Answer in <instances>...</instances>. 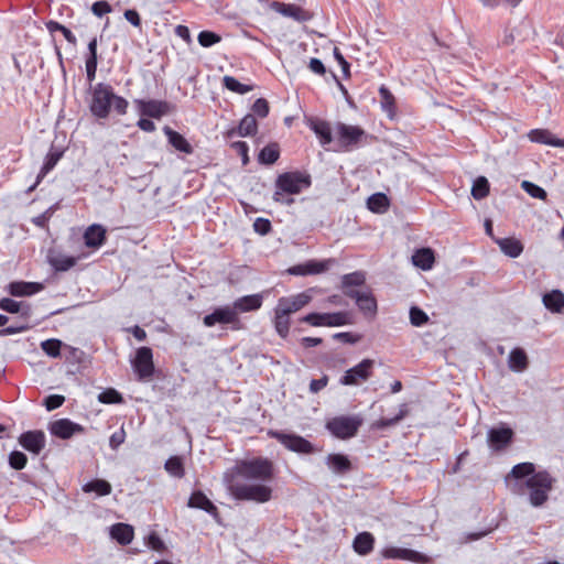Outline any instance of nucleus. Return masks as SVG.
<instances>
[{"instance_id": "f257e3e1", "label": "nucleus", "mask_w": 564, "mask_h": 564, "mask_svg": "<svg viewBox=\"0 0 564 564\" xmlns=\"http://www.w3.org/2000/svg\"><path fill=\"white\" fill-rule=\"evenodd\" d=\"M273 476V464L269 459L252 458L238 462L224 474L223 480L235 499L265 503L272 498Z\"/></svg>"}, {"instance_id": "f03ea898", "label": "nucleus", "mask_w": 564, "mask_h": 564, "mask_svg": "<svg viewBox=\"0 0 564 564\" xmlns=\"http://www.w3.org/2000/svg\"><path fill=\"white\" fill-rule=\"evenodd\" d=\"M508 477L517 480L512 490L520 496H527L529 503L535 508L542 507L549 500L555 484V478L550 473L535 471L534 464L529 462L514 465Z\"/></svg>"}, {"instance_id": "7ed1b4c3", "label": "nucleus", "mask_w": 564, "mask_h": 564, "mask_svg": "<svg viewBox=\"0 0 564 564\" xmlns=\"http://www.w3.org/2000/svg\"><path fill=\"white\" fill-rule=\"evenodd\" d=\"M111 106L119 115H124L128 101L117 96L111 86L102 83L97 84L93 89L89 104L91 113L99 119H105L108 117Z\"/></svg>"}, {"instance_id": "20e7f679", "label": "nucleus", "mask_w": 564, "mask_h": 564, "mask_svg": "<svg viewBox=\"0 0 564 564\" xmlns=\"http://www.w3.org/2000/svg\"><path fill=\"white\" fill-rule=\"evenodd\" d=\"M311 186V177L308 174L295 171L285 172L278 176L275 181V192L273 199L284 205L293 204L294 199L285 197L288 195L300 194L303 189Z\"/></svg>"}, {"instance_id": "39448f33", "label": "nucleus", "mask_w": 564, "mask_h": 564, "mask_svg": "<svg viewBox=\"0 0 564 564\" xmlns=\"http://www.w3.org/2000/svg\"><path fill=\"white\" fill-rule=\"evenodd\" d=\"M362 424L359 415L335 416L326 423L327 430L338 438H350L355 436Z\"/></svg>"}, {"instance_id": "423d86ee", "label": "nucleus", "mask_w": 564, "mask_h": 564, "mask_svg": "<svg viewBox=\"0 0 564 564\" xmlns=\"http://www.w3.org/2000/svg\"><path fill=\"white\" fill-rule=\"evenodd\" d=\"M302 322L312 326L338 327L351 323L350 315L347 312L336 313H311L302 318Z\"/></svg>"}, {"instance_id": "0eeeda50", "label": "nucleus", "mask_w": 564, "mask_h": 564, "mask_svg": "<svg viewBox=\"0 0 564 564\" xmlns=\"http://www.w3.org/2000/svg\"><path fill=\"white\" fill-rule=\"evenodd\" d=\"M132 367L139 380H149L154 371L152 350L149 347L139 348L132 361Z\"/></svg>"}, {"instance_id": "6e6552de", "label": "nucleus", "mask_w": 564, "mask_h": 564, "mask_svg": "<svg viewBox=\"0 0 564 564\" xmlns=\"http://www.w3.org/2000/svg\"><path fill=\"white\" fill-rule=\"evenodd\" d=\"M270 435L276 438L289 451L300 454H310L314 452V446L307 440L300 435L288 434L278 431L270 432Z\"/></svg>"}, {"instance_id": "1a4fd4ad", "label": "nucleus", "mask_w": 564, "mask_h": 564, "mask_svg": "<svg viewBox=\"0 0 564 564\" xmlns=\"http://www.w3.org/2000/svg\"><path fill=\"white\" fill-rule=\"evenodd\" d=\"M373 360L364 359L355 367L348 369L340 379V383L344 386H356L360 381H366L371 376V369L373 367Z\"/></svg>"}, {"instance_id": "9d476101", "label": "nucleus", "mask_w": 564, "mask_h": 564, "mask_svg": "<svg viewBox=\"0 0 564 564\" xmlns=\"http://www.w3.org/2000/svg\"><path fill=\"white\" fill-rule=\"evenodd\" d=\"M381 555L384 558L402 560L421 564L430 563V557L427 555L411 549L399 546H387L382 549Z\"/></svg>"}, {"instance_id": "9b49d317", "label": "nucleus", "mask_w": 564, "mask_h": 564, "mask_svg": "<svg viewBox=\"0 0 564 564\" xmlns=\"http://www.w3.org/2000/svg\"><path fill=\"white\" fill-rule=\"evenodd\" d=\"M311 300L312 296L306 292L297 293L291 296H283L278 300L275 308L281 311L282 314L291 315L307 305Z\"/></svg>"}, {"instance_id": "f8f14e48", "label": "nucleus", "mask_w": 564, "mask_h": 564, "mask_svg": "<svg viewBox=\"0 0 564 564\" xmlns=\"http://www.w3.org/2000/svg\"><path fill=\"white\" fill-rule=\"evenodd\" d=\"M364 135V130L356 126L337 123L335 128V137L343 148H348L359 142Z\"/></svg>"}, {"instance_id": "ddd939ff", "label": "nucleus", "mask_w": 564, "mask_h": 564, "mask_svg": "<svg viewBox=\"0 0 564 564\" xmlns=\"http://www.w3.org/2000/svg\"><path fill=\"white\" fill-rule=\"evenodd\" d=\"M238 321L235 314V308L231 305H226L216 308L213 313L206 315L203 323L206 327H213L216 324H232Z\"/></svg>"}, {"instance_id": "4468645a", "label": "nucleus", "mask_w": 564, "mask_h": 564, "mask_svg": "<svg viewBox=\"0 0 564 564\" xmlns=\"http://www.w3.org/2000/svg\"><path fill=\"white\" fill-rule=\"evenodd\" d=\"M334 262L335 261L333 259L310 260L303 264L291 268L290 272L296 275L319 274L327 271Z\"/></svg>"}, {"instance_id": "2eb2a0df", "label": "nucleus", "mask_w": 564, "mask_h": 564, "mask_svg": "<svg viewBox=\"0 0 564 564\" xmlns=\"http://www.w3.org/2000/svg\"><path fill=\"white\" fill-rule=\"evenodd\" d=\"M345 294L354 299L365 314H375L377 311V302L369 291L346 290Z\"/></svg>"}, {"instance_id": "dca6fc26", "label": "nucleus", "mask_w": 564, "mask_h": 564, "mask_svg": "<svg viewBox=\"0 0 564 564\" xmlns=\"http://www.w3.org/2000/svg\"><path fill=\"white\" fill-rule=\"evenodd\" d=\"M19 443L26 451L39 454L45 446V434L42 431H29L21 434Z\"/></svg>"}, {"instance_id": "f3484780", "label": "nucleus", "mask_w": 564, "mask_h": 564, "mask_svg": "<svg viewBox=\"0 0 564 564\" xmlns=\"http://www.w3.org/2000/svg\"><path fill=\"white\" fill-rule=\"evenodd\" d=\"M83 430L82 425L74 423L68 419H59L53 422L50 426L51 433L63 440H67L74 434L83 432Z\"/></svg>"}, {"instance_id": "a211bd4d", "label": "nucleus", "mask_w": 564, "mask_h": 564, "mask_svg": "<svg viewBox=\"0 0 564 564\" xmlns=\"http://www.w3.org/2000/svg\"><path fill=\"white\" fill-rule=\"evenodd\" d=\"M271 8L278 13L299 22L307 21L310 18L308 14L302 8L295 4H285L274 1L271 3Z\"/></svg>"}, {"instance_id": "6ab92c4d", "label": "nucleus", "mask_w": 564, "mask_h": 564, "mask_svg": "<svg viewBox=\"0 0 564 564\" xmlns=\"http://www.w3.org/2000/svg\"><path fill=\"white\" fill-rule=\"evenodd\" d=\"M261 305L262 296L260 294H252L237 299L231 307L235 308V314L238 317L239 313L259 310Z\"/></svg>"}, {"instance_id": "aec40b11", "label": "nucleus", "mask_w": 564, "mask_h": 564, "mask_svg": "<svg viewBox=\"0 0 564 564\" xmlns=\"http://www.w3.org/2000/svg\"><path fill=\"white\" fill-rule=\"evenodd\" d=\"M106 239V229L97 224L90 225L84 232V241L88 248L101 247Z\"/></svg>"}, {"instance_id": "412c9836", "label": "nucleus", "mask_w": 564, "mask_h": 564, "mask_svg": "<svg viewBox=\"0 0 564 564\" xmlns=\"http://www.w3.org/2000/svg\"><path fill=\"white\" fill-rule=\"evenodd\" d=\"M512 434L508 427L491 429L488 432V443L494 449H500L511 441Z\"/></svg>"}, {"instance_id": "4be33fe9", "label": "nucleus", "mask_w": 564, "mask_h": 564, "mask_svg": "<svg viewBox=\"0 0 564 564\" xmlns=\"http://www.w3.org/2000/svg\"><path fill=\"white\" fill-rule=\"evenodd\" d=\"M43 289L41 283L36 282H12L9 284V292L13 296H29L40 292Z\"/></svg>"}, {"instance_id": "5701e85b", "label": "nucleus", "mask_w": 564, "mask_h": 564, "mask_svg": "<svg viewBox=\"0 0 564 564\" xmlns=\"http://www.w3.org/2000/svg\"><path fill=\"white\" fill-rule=\"evenodd\" d=\"M164 134L167 137L169 143L177 151L191 154L193 148L189 142L178 132L172 130L170 127L163 128Z\"/></svg>"}, {"instance_id": "b1692460", "label": "nucleus", "mask_w": 564, "mask_h": 564, "mask_svg": "<svg viewBox=\"0 0 564 564\" xmlns=\"http://www.w3.org/2000/svg\"><path fill=\"white\" fill-rule=\"evenodd\" d=\"M110 534L117 542L127 545L133 539V528L126 523H117L111 527Z\"/></svg>"}, {"instance_id": "393cba45", "label": "nucleus", "mask_w": 564, "mask_h": 564, "mask_svg": "<svg viewBox=\"0 0 564 564\" xmlns=\"http://www.w3.org/2000/svg\"><path fill=\"white\" fill-rule=\"evenodd\" d=\"M328 468L335 474L346 473L350 469L351 464L349 459L341 454H329L325 459Z\"/></svg>"}, {"instance_id": "a878e982", "label": "nucleus", "mask_w": 564, "mask_h": 564, "mask_svg": "<svg viewBox=\"0 0 564 564\" xmlns=\"http://www.w3.org/2000/svg\"><path fill=\"white\" fill-rule=\"evenodd\" d=\"M412 262L422 270H430L434 263V253L430 248H422L414 252Z\"/></svg>"}, {"instance_id": "bb28decb", "label": "nucleus", "mask_w": 564, "mask_h": 564, "mask_svg": "<svg viewBox=\"0 0 564 564\" xmlns=\"http://www.w3.org/2000/svg\"><path fill=\"white\" fill-rule=\"evenodd\" d=\"M497 243L500 250L510 258H518L523 251L522 243L514 238L498 239Z\"/></svg>"}, {"instance_id": "cd10ccee", "label": "nucleus", "mask_w": 564, "mask_h": 564, "mask_svg": "<svg viewBox=\"0 0 564 564\" xmlns=\"http://www.w3.org/2000/svg\"><path fill=\"white\" fill-rule=\"evenodd\" d=\"M508 366L514 372L524 371L528 367V357L524 350L521 348L512 349L508 358Z\"/></svg>"}, {"instance_id": "c85d7f7f", "label": "nucleus", "mask_w": 564, "mask_h": 564, "mask_svg": "<svg viewBox=\"0 0 564 564\" xmlns=\"http://www.w3.org/2000/svg\"><path fill=\"white\" fill-rule=\"evenodd\" d=\"M375 538L369 532L359 533L354 540V550L360 554L366 555L373 549Z\"/></svg>"}, {"instance_id": "c756f323", "label": "nucleus", "mask_w": 564, "mask_h": 564, "mask_svg": "<svg viewBox=\"0 0 564 564\" xmlns=\"http://www.w3.org/2000/svg\"><path fill=\"white\" fill-rule=\"evenodd\" d=\"M142 113L152 118H160L167 113L169 105L163 101L150 100L142 102Z\"/></svg>"}, {"instance_id": "7c9ffc66", "label": "nucleus", "mask_w": 564, "mask_h": 564, "mask_svg": "<svg viewBox=\"0 0 564 564\" xmlns=\"http://www.w3.org/2000/svg\"><path fill=\"white\" fill-rule=\"evenodd\" d=\"M188 507L202 509L208 513H215L217 511L214 503L202 491L192 494L188 500Z\"/></svg>"}, {"instance_id": "2f4dec72", "label": "nucleus", "mask_w": 564, "mask_h": 564, "mask_svg": "<svg viewBox=\"0 0 564 564\" xmlns=\"http://www.w3.org/2000/svg\"><path fill=\"white\" fill-rule=\"evenodd\" d=\"M258 123L256 118L252 115L245 116L237 130L231 131L229 134L234 135L237 134L239 137H249L253 135L257 132Z\"/></svg>"}, {"instance_id": "473e14b6", "label": "nucleus", "mask_w": 564, "mask_h": 564, "mask_svg": "<svg viewBox=\"0 0 564 564\" xmlns=\"http://www.w3.org/2000/svg\"><path fill=\"white\" fill-rule=\"evenodd\" d=\"M311 129L319 138V142L322 145H327L333 141V131L330 129L329 123L322 120H317L311 124Z\"/></svg>"}, {"instance_id": "72a5a7b5", "label": "nucleus", "mask_w": 564, "mask_h": 564, "mask_svg": "<svg viewBox=\"0 0 564 564\" xmlns=\"http://www.w3.org/2000/svg\"><path fill=\"white\" fill-rule=\"evenodd\" d=\"M543 304L553 312H560L564 307V294L558 290H553L544 294Z\"/></svg>"}, {"instance_id": "f704fd0d", "label": "nucleus", "mask_w": 564, "mask_h": 564, "mask_svg": "<svg viewBox=\"0 0 564 564\" xmlns=\"http://www.w3.org/2000/svg\"><path fill=\"white\" fill-rule=\"evenodd\" d=\"M85 492H95L97 496H107L111 492V485L104 479H95L83 486Z\"/></svg>"}, {"instance_id": "c9c22d12", "label": "nucleus", "mask_w": 564, "mask_h": 564, "mask_svg": "<svg viewBox=\"0 0 564 564\" xmlns=\"http://www.w3.org/2000/svg\"><path fill=\"white\" fill-rule=\"evenodd\" d=\"M530 139L533 142L543 143V144H550L558 147L562 144V141L558 139H555L547 130L542 129H535L532 130L529 134Z\"/></svg>"}, {"instance_id": "e433bc0d", "label": "nucleus", "mask_w": 564, "mask_h": 564, "mask_svg": "<svg viewBox=\"0 0 564 564\" xmlns=\"http://www.w3.org/2000/svg\"><path fill=\"white\" fill-rule=\"evenodd\" d=\"M61 153H48L46 156V160L37 175L36 182L30 186L29 192H32L35 189V187L39 185L41 180L56 165L58 160L61 159Z\"/></svg>"}, {"instance_id": "4c0bfd02", "label": "nucleus", "mask_w": 564, "mask_h": 564, "mask_svg": "<svg viewBox=\"0 0 564 564\" xmlns=\"http://www.w3.org/2000/svg\"><path fill=\"white\" fill-rule=\"evenodd\" d=\"M274 328L276 333L285 338L289 335L290 330V315L282 314L281 311L274 308Z\"/></svg>"}, {"instance_id": "58836bf2", "label": "nucleus", "mask_w": 564, "mask_h": 564, "mask_svg": "<svg viewBox=\"0 0 564 564\" xmlns=\"http://www.w3.org/2000/svg\"><path fill=\"white\" fill-rule=\"evenodd\" d=\"M379 95H380V104L381 108L390 118H393L394 115V97L391 94V91L384 87L381 86L379 88Z\"/></svg>"}, {"instance_id": "ea45409f", "label": "nucleus", "mask_w": 564, "mask_h": 564, "mask_svg": "<svg viewBox=\"0 0 564 564\" xmlns=\"http://www.w3.org/2000/svg\"><path fill=\"white\" fill-rule=\"evenodd\" d=\"M51 264L54 267L57 271H67L70 268H73L77 259L74 257L65 256V254H57L50 258Z\"/></svg>"}, {"instance_id": "a19ab883", "label": "nucleus", "mask_w": 564, "mask_h": 564, "mask_svg": "<svg viewBox=\"0 0 564 564\" xmlns=\"http://www.w3.org/2000/svg\"><path fill=\"white\" fill-rule=\"evenodd\" d=\"M368 208L375 213H383L389 205L387 196L382 193L373 194L367 202Z\"/></svg>"}, {"instance_id": "79ce46f5", "label": "nucleus", "mask_w": 564, "mask_h": 564, "mask_svg": "<svg viewBox=\"0 0 564 564\" xmlns=\"http://www.w3.org/2000/svg\"><path fill=\"white\" fill-rule=\"evenodd\" d=\"M280 152L278 144H269L259 153V161L263 164H273L279 159Z\"/></svg>"}, {"instance_id": "37998d69", "label": "nucleus", "mask_w": 564, "mask_h": 564, "mask_svg": "<svg viewBox=\"0 0 564 564\" xmlns=\"http://www.w3.org/2000/svg\"><path fill=\"white\" fill-rule=\"evenodd\" d=\"M489 193V182L485 176H479L474 181L471 195L475 199H482Z\"/></svg>"}, {"instance_id": "c03bdc74", "label": "nucleus", "mask_w": 564, "mask_h": 564, "mask_svg": "<svg viewBox=\"0 0 564 564\" xmlns=\"http://www.w3.org/2000/svg\"><path fill=\"white\" fill-rule=\"evenodd\" d=\"M223 83H224V86L230 90V91H234V93H237V94H240V95H245L249 91L252 90V87L249 86V85H245V84H241L239 83L235 77L232 76H225L223 78Z\"/></svg>"}, {"instance_id": "a18cd8bd", "label": "nucleus", "mask_w": 564, "mask_h": 564, "mask_svg": "<svg viewBox=\"0 0 564 564\" xmlns=\"http://www.w3.org/2000/svg\"><path fill=\"white\" fill-rule=\"evenodd\" d=\"M166 471L174 477H183L184 476V467L182 459L177 456H173L169 458L165 463Z\"/></svg>"}, {"instance_id": "49530a36", "label": "nucleus", "mask_w": 564, "mask_h": 564, "mask_svg": "<svg viewBox=\"0 0 564 564\" xmlns=\"http://www.w3.org/2000/svg\"><path fill=\"white\" fill-rule=\"evenodd\" d=\"M366 281V276L362 272L356 271L352 273L345 274L343 276V286L347 290H351V286L362 285Z\"/></svg>"}, {"instance_id": "de8ad7c7", "label": "nucleus", "mask_w": 564, "mask_h": 564, "mask_svg": "<svg viewBox=\"0 0 564 564\" xmlns=\"http://www.w3.org/2000/svg\"><path fill=\"white\" fill-rule=\"evenodd\" d=\"M197 41L203 47H212L213 45L219 43L221 37L219 34L212 31H202L197 36Z\"/></svg>"}, {"instance_id": "09e8293b", "label": "nucleus", "mask_w": 564, "mask_h": 564, "mask_svg": "<svg viewBox=\"0 0 564 564\" xmlns=\"http://www.w3.org/2000/svg\"><path fill=\"white\" fill-rule=\"evenodd\" d=\"M61 347H62V341L58 339H46V340L42 341V344H41V348L43 349V351L47 356L53 357V358H56L61 355Z\"/></svg>"}, {"instance_id": "8fccbe9b", "label": "nucleus", "mask_w": 564, "mask_h": 564, "mask_svg": "<svg viewBox=\"0 0 564 564\" xmlns=\"http://www.w3.org/2000/svg\"><path fill=\"white\" fill-rule=\"evenodd\" d=\"M521 187L533 198H539L542 200L546 198V192L541 186L530 181H523L521 183Z\"/></svg>"}, {"instance_id": "3c124183", "label": "nucleus", "mask_w": 564, "mask_h": 564, "mask_svg": "<svg viewBox=\"0 0 564 564\" xmlns=\"http://www.w3.org/2000/svg\"><path fill=\"white\" fill-rule=\"evenodd\" d=\"M98 401L105 404L120 403L122 397L117 390L109 388L99 393Z\"/></svg>"}, {"instance_id": "603ef678", "label": "nucleus", "mask_w": 564, "mask_h": 564, "mask_svg": "<svg viewBox=\"0 0 564 564\" xmlns=\"http://www.w3.org/2000/svg\"><path fill=\"white\" fill-rule=\"evenodd\" d=\"M26 463H28V457L24 453L19 452V451H13L12 453H10L9 465L13 469L21 470L25 467Z\"/></svg>"}, {"instance_id": "864d4df0", "label": "nucleus", "mask_w": 564, "mask_h": 564, "mask_svg": "<svg viewBox=\"0 0 564 564\" xmlns=\"http://www.w3.org/2000/svg\"><path fill=\"white\" fill-rule=\"evenodd\" d=\"M410 321L413 326L420 327L429 321V317L421 308L413 306L410 310Z\"/></svg>"}, {"instance_id": "5fc2aeb1", "label": "nucleus", "mask_w": 564, "mask_h": 564, "mask_svg": "<svg viewBox=\"0 0 564 564\" xmlns=\"http://www.w3.org/2000/svg\"><path fill=\"white\" fill-rule=\"evenodd\" d=\"M21 302H17L9 297L0 300V308L9 313H19L21 311Z\"/></svg>"}, {"instance_id": "6e6d98bb", "label": "nucleus", "mask_w": 564, "mask_h": 564, "mask_svg": "<svg viewBox=\"0 0 564 564\" xmlns=\"http://www.w3.org/2000/svg\"><path fill=\"white\" fill-rule=\"evenodd\" d=\"M111 11V6L106 1H97L91 6V12L98 18H101Z\"/></svg>"}, {"instance_id": "4d7b16f0", "label": "nucleus", "mask_w": 564, "mask_h": 564, "mask_svg": "<svg viewBox=\"0 0 564 564\" xmlns=\"http://www.w3.org/2000/svg\"><path fill=\"white\" fill-rule=\"evenodd\" d=\"M64 401H65V398L63 395L51 394L45 399L44 404H45L47 411H53V410L62 406Z\"/></svg>"}, {"instance_id": "13d9d810", "label": "nucleus", "mask_w": 564, "mask_h": 564, "mask_svg": "<svg viewBox=\"0 0 564 564\" xmlns=\"http://www.w3.org/2000/svg\"><path fill=\"white\" fill-rule=\"evenodd\" d=\"M252 110L260 117L264 118L269 113V104L265 99L259 98L254 101Z\"/></svg>"}, {"instance_id": "bf43d9fd", "label": "nucleus", "mask_w": 564, "mask_h": 564, "mask_svg": "<svg viewBox=\"0 0 564 564\" xmlns=\"http://www.w3.org/2000/svg\"><path fill=\"white\" fill-rule=\"evenodd\" d=\"M253 229L260 235H267L271 229V223L265 218H257L253 223Z\"/></svg>"}, {"instance_id": "052dcab7", "label": "nucleus", "mask_w": 564, "mask_h": 564, "mask_svg": "<svg viewBox=\"0 0 564 564\" xmlns=\"http://www.w3.org/2000/svg\"><path fill=\"white\" fill-rule=\"evenodd\" d=\"M406 414L405 405H402L399 413L393 419H383L381 420L378 425L380 427H387L390 425H393L398 423L400 420H402Z\"/></svg>"}, {"instance_id": "680f3d73", "label": "nucleus", "mask_w": 564, "mask_h": 564, "mask_svg": "<svg viewBox=\"0 0 564 564\" xmlns=\"http://www.w3.org/2000/svg\"><path fill=\"white\" fill-rule=\"evenodd\" d=\"M124 438H126V433H124L123 429L115 432L110 436V441H109L110 447L112 449H117L124 442Z\"/></svg>"}, {"instance_id": "e2e57ef3", "label": "nucleus", "mask_w": 564, "mask_h": 564, "mask_svg": "<svg viewBox=\"0 0 564 564\" xmlns=\"http://www.w3.org/2000/svg\"><path fill=\"white\" fill-rule=\"evenodd\" d=\"M308 68L316 75H325L326 68L321 59L318 58H311L308 63Z\"/></svg>"}, {"instance_id": "0e129e2a", "label": "nucleus", "mask_w": 564, "mask_h": 564, "mask_svg": "<svg viewBox=\"0 0 564 564\" xmlns=\"http://www.w3.org/2000/svg\"><path fill=\"white\" fill-rule=\"evenodd\" d=\"M124 18L128 22H130L135 28L141 25L140 14L133 9L126 10Z\"/></svg>"}, {"instance_id": "69168bd1", "label": "nucleus", "mask_w": 564, "mask_h": 564, "mask_svg": "<svg viewBox=\"0 0 564 564\" xmlns=\"http://www.w3.org/2000/svg\"><path fill=\"white\" fill-rule=\"evenodd\" d=\"M328 378L327 376L322 377L321 379H314L310 383V391L313 393H317L322 389L327 386Z\"/></svg>"}, {"instance_id": "338daca9", "label": "nucleus", "mask_w": 564, "mask_h": 564, "mask_svg": "<svg viewBox=\"0 0 564 564\" xmlns=\"http://www.w3.org/2000/svg\"><path fill=\"white\" fill-rule=\"evenodd\" d=\"M175 34L181 37L182 40H184L187 44H191L192 43V36H191V32H189V29L185 25H177L175 28Z\"/></svg>"}, {"instance_id": "774afa93", "label": "nucleus", "mask_w": 564, "mask_h": 564, "mask_svg": "<svg viewBox=\"0 0 564 564\" xmlns=\"http://www.w3.org/2000/svg\"><path fill=\"white\" fill-rule=\"evenodd\" d=\"M148 544L152 550L161 551L164 547L163 541L154 533L149 535Z\"/></svg>"}]
</instances>
